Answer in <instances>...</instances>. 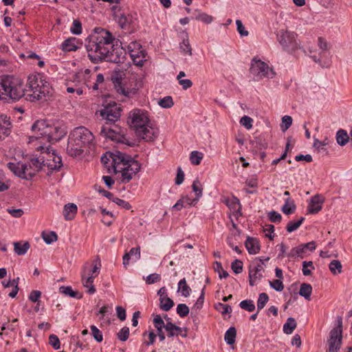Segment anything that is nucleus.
Returning a JSON list of instances; mask_svg holds the SVG:
<instances>
[{
    "label": "nucleus",
    "instance_id": "1",
    "mask_svg": "<svg viewBox=\"0 0 352 352\" xmlns=\"http://www.w3.org/2000/svg\"><path fill=\"white\" fill-rule=\"evenodd\" d=\"M2 90L4 96L9 97L13 101H18L22 97L26 96L30 101L47 100L52 95V89L49 83L43 79L40 74H32L28 76V89L23 87V81L14 76L1 77Z\"/></svg>",
    "mask_w": 352,
    "mask_h": 352
},
{
    "label": "nucleus",
    "instance_id": "2",
    "mask_svg": "<svg viewBox=\"0 0 352 352\" xmlns=\"http://www.w3.org/2000/svg\"><path fill=\"white\" fill-rule=\"evenodd\" d=\"M34 135L30 136V142H36L35 145L50 146V144L60 140L66 134L64 128L50 125L45 120H37L32 126Z\"/></svg>",
    "mask_w": 352,
    "mask_h": 352
},
{
    "label": "nucleus",
    "instance_id": "3",
    "mask_svg": "<svg viewBox=\"0 0 352 352\" xmlns=\"http://www.w3.org/2000/svg\"><path fill=\"white\" fill-rule=\"evenodd\" d=\"M113 41V36L107 31L102 30L100 34L93 35L86 44L88 57L94 63H98L105 59L109 53V45Z\"/></svg>",
    "mask_w": 352,
    "mask_h": 352
},
{
    "label": "nucleus",
    "instance_id": "4",
    "mask_svg": "<svg viewBox=\"0 0 352 352\" xmlns=\"http://www.w3.org/2000/svg\"><path fill=\"white\" fill-rule=\"evenodd\" d=\"M94 140L93 133L87 128H75L69 134L67 151L71 156L78 157L83 153L85 147L90 148L94 144Z\"/></svg>",
    "mask_w": 352,
    "mask_h": 352
},
{
    "label": "nucleus",
    "instance_id": "5",
    "mask_svg": "<svg viewBox=\"0 0 352 352\" xmlns=\"http://www.w3.org/2000/svg\"><path fill=\"white\" fill-rule=\"evenodd\" d=\"M126 132V129L121 128L116 124L110 126L104 125L101 126L100 134L105 138H108L118 143H122L129 146L133 145V144H131L127 139Z\"/></svg>",
    "mask_w": 352,
    "mask_h": 352
},
{
    "label": "nucleus",
    "instance_id": "6",
    "mask_svg": "<svg viewBox=\"0 0 352 352\" xmlns=\"http://www.w3.org/2000/svg\"><path fill=\"white\" fill-rule=\"evenodd\" d=\"M250 72L256 81H258L263 78H272L275 76L273 69L256 57H254L251 61Z\"/></svg>",
    "mask_w": 352,
    "mask_h": 352
},
{
    "label": "nucleus",
    "instance_id": "7",
    "mask_svg": "<svg viewBox=\"0 0 352 352\" xmlns=\"http://www.w3.org/2000/svg\"><path fill=\"white\" fill-rule=\"evenodd\" d=\"M37 151H41L42 153H45L47 157H45V166L50 170H58L62 166L63 163L61 157L55 154L54 151L50 148V146H37Z\"/></svg>",
    "mask_w": 352,
    "mask_h": 352
},
{
    "label": "nucleus",
    "instance_id": "8",
    "mask_svg": "<svg viewBox=\"0 0 352 352\" xmlns=\"http://www.w3.org/2000/svg\"><path fill=\"white\" fill-rule=\"evenodd\" d=\"M128 122L130 126L136 132V129H141L142 127L148 124L149 118L148 113L142 109H134L129 113Z\"/></svg>",
    "mask_w": 352,
    "mask_h": 352
},
{
    "label": "nucleus",
    "instance_id": "9",
    "mask_svg": "<svg viewBox=\"0 0 352 352\" xmlns=\"http://www.w3.org/2000/svg\"><path fill=\"white\" fill-rule=\"evenodd\" d=\"M120 104L116 103L109 104L103 109L100 111V115L105 120L107 125H111L118 121L121 116Z\"/></svg>",
    "mask_w": 352,
    "mask_h": 352
},
{
    "label": "nucleus",
    "instance_id": "10",
    "mask_svg": "<svg viewBox=\"0 0 352 352\" xmlns=\"http://www.w3.org/2000/svg\"><path fill=\"white\" fill-rule=\"evenodd\" d=\"M296 36L295 33L283 30H280L277 34L279 43L287 52H292L298 48V43Z\"/></svg>",
    "mask_w": 352,
    "mask_h": 352
},
{
    "label": "nucleus",
    "instance_id": "11",
    "mask_svg": "<svg viewBox=\"0 0 352 352\" xmlns=\"http://www.w3.org/2000/svg\"><path fill=\"white\" fill-rule=\"evenodd\" d=\"M140 164L135 160H129V162L124 166L120 167V172L122 173V182L123 183H128L140 170Z\"/></svg>",
    "mask_w": 352,
    "mask_h": 352
},
{
    "label": "nucleus",
    "instance_id": "12",
    "mask_svg": "<svg viewBox=\"0 0 352 352\" xmlns=\"http://www.w3.org/2000/svg\"><path fill=\"white\" fill-rule=\"evenodd\" d=\"M109 157L112 160L111 165L115 173H119L120 167L126 166L129 160H133L131 156L120 151H116V153H110Z\"/></svg>",
    "mask_w": 352,
    "mask_h": 352
},
{
    "label": "nucleus",
    "instance_id": "13",
    "mask_svg": "<svg viewBox=\"0 0 352 352\" xmlns=\"http://www.w3.org/2000/svg\"><path fill=\"white\" fill-rule=\"evenodd\" d=\"M263 261L259 260V263L250 266L249 270V281L251 286H254L256 280H260L263 277L262 272H264Z\"/></svg>",
    "mask_w": 352,
    "mask_h": 352
},
{
    "label": "nucleus",
    "instance_id": "14",
    "mask_svg": "<svg viewBox=\"0 0 352 352\" xmlns=\"http://www.w3.org/2000/svg\"><path fill=\"white\" fill-rule=\"evenodd\" d=\"M342 335H340L338 330H331L329 338L327 341L329 349L327 352H338L341 347Z\"/></svg>",
    "mask_w": 352,
    "mask_h": 352
},
{
    "label": "nucleus",
    "instance_id": "15",
    "mask_svg": "<svg viewBox=\"0 0 352 352\" xmlns=\"http://www.w3.org/2000/svg\"><path fill=\"white\" fill-rule=\"evenodd\" d=\"M118 23L120 28L129 32H133L136 30V23L131 15L120 14L118 19Z\"/></svg>",
    "mask_w": 352,
    "mask_h": 352
},
{
    "label": "nucleus",
    "instance_id": "16",
    "mask_svg": "<svg viewBox=\"0 0 352 352\" xmlns=\"http://www.w3.org/2000/svg\"><path fill=\"white\" fill-rule=\"evenodd\" d=\"M324 201V198L321 195H316L313 196L308 204L307 211L309 214H317L322 208V204Z\"/></svg>",
    "mask_w": 352,
    "mask_h": 352
},
{
    "label": "nucleus",
    "instance_id": "17",
    "mask_svg": "<svg viewBox=\"0 0 352 352\" xmlns=\"http://www.w3.org/2000/svg\"><path fill=\"white\" fill-rule=\"evenodd\" d=\"M136 135L146 142H152L157 135V131L148 124L142 127L141 129H136Z\"/></svg>",
    "mask_w": 352,
    "mask_h": 352
},
{
    "label": "nucleus",
    "instance_id": "18",
    "mask_svg": "<svg viewBox=\"0 0 352 352\" xmlns=\"http://www.w3.org/2000/svg\"><path fill=\"white\" fill-rule=\"evenodd\" d=\"M160 308H172L174 306L173 300L168 296L165 287H161L158 292Z\"/></svg>",
    "mask_w": 352,
    "mask_h": 352
},
{
    "label": "nucleus",
    "instance_id": "19",
    "mask_svg": "<svg viewBox=\"0 0 352 352\" xmlns=\"http://www.w3.org/2000/svg\"><path fill=\"white\" fill-rule=\"evenodd\" d=\"M125 52L123 49H113L105 57V60L115 63H122L124 60Z\"/></svg>",
    "mask_w": 352,
    "mask_h": 352
},
{
    "label": "nucleus",
    "instance_id": "20",
    "mask_svg": "<svg viewBox=\"0 0 352 352\" xmlns=\"http://www.w3.org/2000/svg\"><path fill=\"white\" fill-rule=\"evenodd\" d=\"M165 329L168 332V337L177 336L179 335L183 338L187 337V330L186 329H182L170 322H168L166 324Z\"/></svg>",
    "mask_w": 352,
    "mask_h": 352
},
{
    "label": "nucleus",
    "instance_id": "21",
    "mask_svg": "<svg viewBox=\"0 0 352 352\" xmlns=\"http://www.w3.org/2000/svg\"><path fill=\"white\" fill-rule=\"evenodd\" d=\"M245 245L248 252L251 254H256L260 250V245L258 241L251 236H248L245 241Z\"/></svg>",
    "mask_w": 352,
    "mask_h": 352
},
{
    "label": "nucleus",
    "instance_id": "22",
    "mask_svg": "<svg viewBox=\"0 0 352 352\" xmlns=\"http://www.w3.org/2000/svg\"><path fill=\"white\" fill-rule=\"evenodd\" d=\"M11 123L9 118L5 115L0 116V139L3 136H8L10 133Z\"/></svg>",
    "mask_w": 352,
    "mask_h": 352
},
{
    "label": "nucleus",
    "instance_id": "23",
    "mask_svg": "<svg viewBox=\"0 0 352 352\" xmlns=\"http://www.w3.org/2000/svg\"><path fill=\"white\" fill-rule=\"evenodd\" d=\"M77 213V206L74 204H67L65 205L63 209V216L67 221L74 219Z\"/></svg>",
    "mask_w": 352,
    "mask_h": 352
},
{
    "label": "nucleus",
    "instance_id": "24",
    "mask_svg": "<svg viewBox=\"0 0 352 352\" xmlns=\"http://www.w3.org/2000/svg\"><path fill=\"white\" fill-rule=\"evenodd\" d=\"M79 44L78 41L76 38L71 37L66 39L62 44V49L65 52L76 51Z\"/></svg>",
    "mask_w": 352,
    "mask_h": 352
},
{
    "label": "nucleus",
    "instance_id": "25",
    "mask_svg": "<svg viewBox=\"0 0 352 352\" xmlns=\"http://www.w3.org/2000/svg\"><path fill=\"white\" fill-rule=\"evenodd\" d=\"M60 293L72 298L80 299L82 295L78 291L73 290L71 286H61L59 288Z\"/></svg>",
    "mask_w": 352,
    "mask_h": 352
},
{
    "label": "nucleus",
    "instance_id": "26",
    "mask_svg": "<svg viewBox=\"0 0 352 352\" xmlns=\"http://www.w3.org/2000/svg\"><path fill=\"white\" fill-rule=\"evenodd\" d=\"M29 164L36 171L39 172L43 166H45V156L40 155L38 157L32 158Z\"/></svg>",
    "mask_w": 352,
    "mask_h": 352
},
{
    "label": "nucleus",
    "instance_id": "27",
    "mask_svg": "<svg viewBox=\"0 0 352 352\" xmlns=\"http://www.w3.org/2000/svg\"><path fill=\"white\" fill-rule=\"evenodd\" d=\"M8 167L12 173H14V175L23 179V176L24 175V172L23 170V163L10 162L8 164Z\"/></svg>",
    "mask_w": 352,
    "mask_h": 352
},
{
    "label": "nucleus",
    "instance_id": "28",
    "mask_svg": "<svg viewBox=\"0 0 352 352\" xmlns=\"http://www.w3.org/2000/svg\"><path fill=\"white\" fill-rule=\"evenodd\" d=\"M236 336V330L235 327H230L226 332L224 336V340L226 342L229 344H233L235 342Z\"/></svg>",
    "mask_w": 352,
    "mask_h": 352
},
{
    "label": "nucleus",
    "instance_id": "29",
    "mask_svg": "<svg viewBox=\"0 0 352 352\" xmlns=\"http://www.w3.org/2000/svg\"><path fill=\"white\" fill-rule=\"evenodd\" d=\"M30 245L28 242H25L24 243H21V242H14V250L15 253L18 255H24Z\"/></svg>",
    "mask_w": 352,
    "mask_h": 352
},
{
    "label": "nucleus",
    "instance_id": "30",
    "mask_svg": "<svg viewBox=\"0 0 352 352\" xmlns=\"http://www.w3.org/2000/svg\"><path fill=\"white\" fill-rule=\"evenodd\" d=\"M94 278L92 277H86L84 274H82V281L85 287L87 288V293L92 294L96 292L94 285H93Z\"/></svg>",
    "mask_w": 352,
    "mask_h": 352
},
{
    "label": "nucleus",
    "instance_id": "31",
    "mask_svg": "<svg viewBox=\"0 0 352 352\" xmlns=\"http://www.w3.org/2000/svg\"><path fill=\"white\" fill-rule=\"evenodd\" d=\"M336 140L339 145L344 146L349 140L346 131L344 129L338 130L336 133Z\"/></svg>",
    "mask_w": 352,
    "mask_h": 352
},
{
    "label": "nucleus",
    "instance_id": "32",
    "mask_svg": "<svg viewBox=\"0 0 352 352\" xmlns=\"http://www.w3.org/2000/svg\"><path fill=\"white\" fill-rule=\"evenodd\" d=\"M296 327V322L294 318H288L283 324V331L286 334H291Z\"/></svg>",
    "mask_w": 352,
    "mask_h": 352
},
{
    "label": "nucleus",
    "instance_id": "33",
    "mask_svg": "<svg viewBox=\"0 0 352 352\" xmlns=\"http://www.w3.org/2000/svg\"><path fill=\"white\" fill-rule=\"evenodd\" d=\"M190 291H191V289L187 285L186 279L183 278V279L180 280L178 283L177 292H180L182 296L187 297L190 295Z\"/></svg>",
    "mask_w": 352,
    "mask_h": 352
},
{
    "label": "nucleus",
    "instance_id": "34",
    "mask_svg": "<svg viewBox=\"0 0 352 352\" xmlns=\"http://www.w3.org/2000/svg\"><path fill=\"white\" fill-rule=\"evenodd\" d=\"M192 191L195 193V201H199V198L202 196L203 187L200 181L196 179L192 184Z\"/></svg>",
    "mask_w": 352,
    "mask_h": 352
},
{
    "label": "nucleus",
    "instance_id": "35",
    "mask_svg": "<svg viewBox=\"0 0 352 352\" xmlns=\"http://www.w3.org/2000/svg\"><path fill=\"white\" fill-rule=\"evenodd\" d=\"M101 263L99 256H98L96 259L93 261V269L91 271V274L88 276L95 278L98 276L100 272Z\"/></svg>",
    "mask_w": 352,
    "mask_h": 352
},
{
    "label": "nucleus",
    "instance_id": "36",
    "mask_svg": "<svg viewBox=\"0 0 352 352\" xmlns=\"http://www.w3.org/2000/svg\"><path fill=\"white\" fill-rule=\"evenodd\" d=\"M23 170L24 172L23 179H25L27 180L31 179L34 176H35L36 173H38L34 169H33V168L30 166V164H23Z\"/></svg>",
    "mask_w": 352,
    "mask_h": 352
},
{
    "label": "nucleus",
    "instance_id": "37",
    "mask_svg": "<svg viewBox=\"0 0 352 352\" xmlns=\"http://www.w3.org/2000/svg\"><path fill=\"white\" fill-rule=\"evenodd\" d=\"M296 209V206L294 204V201H292L289 198H287L285 200V203L282 208V211L285 214H290L294 212Z\"/></svg>",
    "mask_w": 352,
    "mask_h": 352
},
{
    "label": "nucleus",
    "instance_id": "38",
    "mask_svg": "<svg viewBox=\"0 0 352 352\" xmlns=\"http://www.w3.org/2000/svg\"><path fill=\"white\" fill-rule=\"evenodd\" d=\"M312 292V287L311 285L308 283H302L300 285L299 294L306 299H309Z\"/></svg>",
    "mask_w": 352,
    "mask_h": 352
},
{
    "label": "nucleus",
    "instance_id": "39",
    "mask_svg": "<svg viewBox=\"0 0 352 352\" xmlns=\"http://www.w3.org/2000/svg\"><path fill=\"white\" fill-rule=\"evenodd\" d=\"M197 12V14L195 16V19L197 21H202L206 24H210L213 21V17L211 15L208 14L205 12Z\"/></svg>",
    "mask_w": 352,
    "mask_h": 352
},
{
    "label": "nucleus",
    "instance_id": "40",
    "mask_svg": "<svg viewBox=\"0 0 352 352\" xmlns=\"http://www.w3.org/2000/svg\"><path fill=\"white\" fill-rule=\"evenodd\" d=\"M112 80L116 88L117 89L118 92L126 95L125 89L122 87L121 76H119V74H116V76L112 77Z\"/></svg>",
    "mask_w": 352,
    "mask_h": 352
},
{
    "label": "nucleus",
    "instance_id": "41",
    "mask_svg": "<svg viewBox=\"0 0 352 352\" xmlns=\"http://www.w3.org/2000/svg\"><path fill=\"white\" fill-rule=\"evenodd\" d=\"M305 252V248L303 245L301 244L296 248H294L291 250L289 253L288 254V257L294 258L296 256H300V258H303L302 254Z\"/></svg>",
    "mask_w": 352,
    "mask_h": 352
},
{
    "label": "nucleus",
    "instance_id": "42",
    "mask_svg": "<svg viewBox=\"0 0 352 352\" xmlns=\"http://www.w3.org/2000/svg\"><path fill=\"white\" fill-rule=\"evenodd\" d=\"M329 268L333 274H337L341 273L342 266L340 261L333 260L329 263Z\"/></svg>",
    "mask_w": 352,
    "mask_h": 352
},
{
    "label": "nucleus",
    "instance_id": "43",
    "mask_svg": "<svg viewBox=\"0 0 352 352\" xmlns=\"http://www.w3.org/2000/svg\"><path fill=\"white\" fill-rule=\"evenodd\" d=\"M42 238L46 243L50 244L52 242L57 241L58 236L54 231L49 232H43Z\"/></svg>",
    "mask_w": 352,
    "mask_h": 352
},
{
    "label": "nucleus",
    "instance_id": "44",
    "mask_svg": "<svg viewBox=\"0 0 352 352\" xmlns=\"http://www.w3.org/2000/svg\"><path fill=\"white\" fill-rule=\"evenodd\" d=\"M203 159V154L199 151H192L190 155V160L191 164L194 165H199Z\"/></svg>",
    "mask_w": 352,
    "mask_h": 352
},
{
    "label": "nucleus",
    "instance_id": "45",
    "mask_svg": "<svg viewBox=\"0 0 352 352\" xmlns=\"http://www.w3.org/2000/svg\"><path fill=\"white\" fill-rule=\"evenodd\" d=\"M305 218L300 217L297 221H289L286 227V230L288 232H292L297 230L304 221Z\"/></svg>",
    "mask_w": 352,
    "mask_h": 352
},
{
    "label": "nucleus",
    "instance_id": "46",
    "mask_svg": "<svg viewBox=\"0 0 352 352\" xmlns=\"http://www.w3.org/2000/svg\"><path fill=\"white\" fill-rule=\"evenodd\" d=\"M327 143H323L318 140H315L314 142V147L316 148L318 153H322V155H327L328 151L325 146Z\"/></svg>",
    "mask_w": 352,
    "mask_h": 352
},
{
    "label": "nucleus",
    "instance_id": "47",
    "mask_svg": "<svg viewBox=\"0 0 352 352\" xmlns=\"http://www.w3.org/2000/svg\"><path fill=\"white\" fill-rule=\"evenodd\" d=\"M154 327L157 329V331L161 332L163 328H165L166 324L164 322L162 317L160 315H155L153 319Z\"/></svg>",
    "mask_w": 352,
    "mask_h": 352
},
{
    "label": "nucleus",
    "instance_id": "48",
    "mask_svg": "<svg viewBox=\"0 0 352 352\" xmlns=\"http://www.w3.org/2000/svg\"><path fill=\"white\" fill-rule=\"evenodd\" d=\"M243 262L241 260L235 259L231 264V268L235 274H240L243 271Z\"/></svg>",
    "mask_w": 352,
    "mask_h": 352
},
{
    "label": "nucleus",
    "instance_id": "49",
    "mask_svg": "<svg viewBox=\"0 0 352 352\" xmlns=\"http://www.w3.org/2000/svg\"><path fill=\"white\" fill-rule=\"evenodd\" d=\"M90 329L94 338L98 342H101L103 340V336L102 332L94 325H91Z\"/></svg>",
    "mask_w": 352,
    "mask_h": 352
},
{
    "label": "nucleus",
    "instance_id": "50",
    "mask_svg": "<svg viewBox=\"0 0 352 352\" xmlns=\"http://www.w3.org/2000/svg\"><path fill=\"white\" fill-rule=\"evenodd\" d=\"M214 265V269L216 271L218 272L219 277L221 278H226L227 277H228L229 274L228 273L227 271L223 270L222 265L220 262L215 261Z\"/></svg>",
    "mask_w": 352,
    "mask_h": 352
},
{
    "label": "nucleus",
    "instance_id": "51",
    "mask_svg": "<svg viewBox=\"0 0 352 352\" xmlns=\"http://www.w3.org/2000/svg\"><path fill=\"white\" fill-rule=\"evenodd\" d=\"M158 104L163 108H170L174 104V102L170 96H166L161 99Z\"/></svg>",
    "mask_w": 352,
    "mask_h": 352
},
{
    "label": "nucleus",
    "instance_id": "52",
    "mask_svg": "<svg viewBox=\"0 0 352 352\" xmlns=\"http://www.w3.org/2000/svg\"><path fill=\"white\" fill-rule=\"evenodd\" d=\"M129 329L127 327L122 328L117 334L118 338L122 342L127 340V339L129 338Z\"/></svg>",
    "mask_w": 352,
    "mask_h": 352
},
{
    "label": "nucleus",
    "instance_id": "53",
    "mask_svg": "<svg viewBox=\"0 0 352 352\" xmlns=\"http://www.w3.org/2000/svg\"><path fill=\"white\" fill-rule=\"evenodd\" d=\"M311 267L314 270V264L312 261H303L302 262V274L304 276H309L311 274V270L309 269Z\"/></svg>",
    "mask_w": 352,
    "mask_h": 352
},
{
    "label": "nucleus",
    "instance_id": "54",
    "mask_svg": "<svg viewBox=\"0 0 352 352\" xmlns=\"http://www.w3.org/2000/svg\"><path fill=\"white\" fill-rule=\"evenodd\" d=\"M49 343L52 346V347L58 350L60 348V342L57 336L54 334H52L49 337Z\"/></svg>",
    "mask_w": 352,
    "mask_h": 352
},
{
    "label": "nucleus",
    "instance_id": "55",
    "mask_svg": "<svg viewBox=\"0 0 352 352\" xmlns=\"http://www.w3.org/2000/svg\"><path fill=\"white\" fill-rule=\"evenodd\" d=\"M253 119L249 116H244L240 120V123L243 125L245 129H250L252 127Z\"/></svg>",
    "mask_w": 352,
    "mask_h": 352
},
{
    "label": "nucleus",
    "instance_id": "56",
    "mask_svg": "<svg viewBox=\"0 0 352 352\" xmlns=\"http://www.w3.org/2000/svg\"><path fill=\"white\" fill-rule=\"evenodd\" d=\"M72 34L78 35L82 32L81 23L78 20H74L70 29Z\"/></svg>",
    "mask_w": 352,
    "mask_h": 352
},
{
    "label": "nucleus",
    "instance_id": "57",
    "mask_svg": "<svg viewBox=\"0 0 352 352\" xmlns=\"http://www.w3.org/2000/svg\"><path fill=\"white\" fill-rule=\"evenodd\" d=\"M255 142L256 144V147L260 149H265L267 147V142L265 139L263 138L262 135L255 137Z\"/></svg>",
    "mask_w": 352,
    "mask_h": 352
},
{
    "label": "nucleus",
    "instance_id": "58",
    "mask_svg": "<svg viewBox=\"0 0 352 352\" xmlns=\"http://www.w3.org/2000/svg\"><path fill=\"white\" fill-rule=\"evenodd\" d=\"M269 300V297L266 293H261L257 301V308H263L267 302Z\"/></svg>",
    "mask_w": 352,
    "mask_h": 352
},
{
    "label": "nucleus",
    "instance_id": "59",
    "mask_svg": "<svg viewBox=\"0 0 352 352\" xmlns=\"http://www.w3.org/2000/svg\"><path fill=\"white\" fill-rule=\"evenodd\" d=\"M180 48L184 53L189 56L192 55V48L188 38L184 39L183 42L180 45Z\"/></svg>",
    "mask_w": 352,
    "mask_h": 352
},
{
    "label": "nucleus",
    "instance_id": "60",
    "mask_svg": "<svg viewBox=\"0 0 352 352\" xmlns=\"http://www.w3.org/2000/svg\"><path fill=\"white\" fill-rule=\"evenodd\" d=\"M283 125H281V129L283 132L287 130L292 124V118L289 116H285L282 118Z\"/></svg>",
    "mask_w": 352,
    "mask_h": 352
},
{
    "label": "nucleus",
    "instance_id": "61",
    "mask_svg": "<svg viewBox=\"0 0 352 352\" xmlns=\"http://www.w3.org/2000/svg\"><path fill=\"white\" fill-rule=\"evenodd\" d=\"M270 285L277 292H281L284 289L283 283L280 279H276L272 281H270Z\"/></svg>",
    "mask_w": 352,
    "mask_h": 352
},
{
    "label": "nucleus",
    "instance_id": "62",
    "mask_svg": "<svg viewBox=\"0 0 352 352\" xmlns=\"http://www.w3.org/2000/svg\"><path fill=\"white\" fill-rule=\"evenodd\" d=\"M269 220L272 223H280L282 219L281 215L276 211H271L268 213Z\"/></svg>",
    "mask_w": 352,
    "mask_h": 352
},
{
    "label": "nucleus",
    "instance_id": "63",
    "mask_svg": "<svg viewBox=\"0 0 352 352\" xmlns=\"http://www.w3.org/2000/svg\"><path fill=\"white\" fill-rule=\"evenodd\" d=\"M145 58H146V53H145V52H144L139 56H138L135 58H133L131 59L133 60V61L135 65L142 67L143 65L144 61H146Z\"/></svg>",
    "mask_w": 352,
    "mask_h": 352
},
{
    "label": "nucleus",
    "instance_id": "64",
    "mask_svg": "<svg viewBox=\"0 0 352 352\" xmlns=\"http://www.w3.org/2000/svg\"><path fill=\"white\" fill-rule=\"evenodd\" d=\"M160 280H161L160 274L154 273V274H151L148 275L146 277V282L148 284H153V283L160 281Z\"/></svg>",
    "mask_w": 352,
    "mask_h": 352
}]
</instances>
